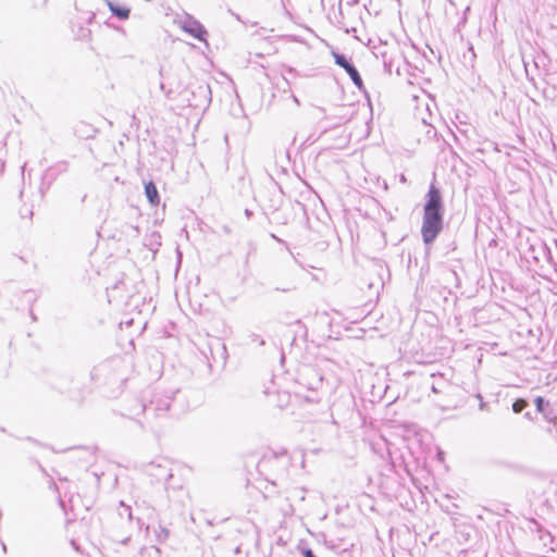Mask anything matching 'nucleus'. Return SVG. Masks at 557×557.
Returning <instances> with one entry per match:
<instances>
[{
  "instance_id": "39448f33",
  "label": "nucleus",
  "mask_w": 557,
  "mask_h": 557,
  "mask_svg": "<svg viewBox=\"0 0 557 557\" xmlns=\"http://www.w3.org/2000/svg\"><path fill=\"white\" fill-rule=\"evenodd\" d=\"M145 246L149 249L151 252V259H153L156 252L161 246V235L157 232H152L151 234L147 235Z\"/></svg>"
},
{
  "instance_id": "423d86ee",
  "label": "nucleus",
  "mask_w": 557,
  "mask_h": 557,
  "mask_svg": "<svg viewBox=\"0 0 557 557\" xmlns=\"http://www.w3.org/2000/svg\"><path fill=\"white\" fill-rule=\"evenodd\" d=\"M145 195L151 206H156L159 203V194L156 185L152 182H149L148 184L145 185Z\"/></svg>"
},
{
  "instance_id": "6e6552de",
  "label": "nucleus",
  "mask_w": 557,
  "mask_h": 557,
  "mask_svg": "<svg viewBox=\"0 0 557 557\" xmlns=\"http://www.w3.org/2000/svg\"><path fill=\"white\" fill-rule=\"evenodd\" d=\"M109 7H110L111 11L120 18L128 17V14H129L128 8L114 5L113 3H109Z\"/></svg>"
},
{
  "instance_id": "9d476101",
  "label": "nucleus",
  "mask_w": 557,
  "mask_h": 557,
  "mask_svg": "<svg viewBox=\"0 0 557 557\" xmlns=\"http://www.w3.org/2000/svg\"><path fill=\"white\" fill-rule=\"evenodd\" d=\"M527 401L523 400V399H518L513 403L512 405V410L516 412V413H519L521 412L525 407H527Z\"/></svg>"
},
{
  "instance_id": "f8f14e48",
  "label": "nucleus",
  "mask_w": 557,
  "mask_h": 557,
  "mask_svg": "<svg viewBox=\"0 0 557 557\" xmlns=\"http://www.w3.org/2000/svg\"><path fill=\"white\" fill-rule=\"evenodd\" d=\"M304 556L305 557H315L311 549H305Z\"/></svg>"
},
{
  "instance_id": "4468645a",
  "label": "nucleus",
  "mask_w": 557,
  "mask_h": 557,
  "mask_svg": "<svg viewBox=\"0 0 557 557\" xmlns=\"http://www.w3.org/2000/svg\"><path fill=\"white\" fill-rule=\"evenodd\" d=\"M469 10H470V8H469V7H467V9H466V11H465L463 21H466V18H467V17H466V14H468V11H469Z\"/></svg>"
},
{
  "instance_id": "f03ea898",
  "label": "nucleus",
  "mask_w": 557,
  "mask_h": 557,
  "mask_svg": "<svg viewBox=\"0 0 557 557\" xmlns=\"http://www.w3.org/2000/svg\"><path fill=\"white\" fill-rule=\"evenodd\" d=\"M170 461L163 457L157 458L154 461L146 463L141 468V473L147 478L150 484H165L172 478V469Z\"/></svg>"
},
{
  "instance_id": "1a4fd4ad",
  "label": "nucleus",
  "mask_w": 557,
  "mask_h": 557,
  "mask_svg": "<svg viewBox=\"0 0 557 557\" xmlns=\"http://www.w3.org/2000/svg\"><path fill=\"white\" fill-rule=\"evenodd\" d=\"M171 406V398L168 396L161 397V399L156 405L157 411H166L170 409Z\"/></svg>"
},
{
  "instance_id": "2eb2a0df",
  "label": "nucleus",
  "mask_w": 557,
  "mask_h": 557,
  "mask_svg": "<svg viewBox=\"0 0 557 557\" xmlns=\"http://www.w3.org/2000/svg\"><path fill=\"white\" fill-rule=\"evenodd\" d=\"M432 391H433L434 393H437V392H438V389L436 388V386H435V385H433V386H432Z\"/></svg>"
},
{
  "instance_id": "9b49d317",
  "label": "nucleus",
  "mask_w": 557,
  "mask_h": 557,
  "mask_svg": "<svg viewBox=\"0 0 557 557\" xmlns=\"http://www.w3.org/2000/svg\"><path fill=\"white\" fill-rule=\"evenodd\" d=\"M535 405H536V409L540 411V412H543L544 411V399L542 397H536L535 398Z\"/></svg>"
},
{
  "instance_id": "7ed1b4c3",
  "label": "nucleus",
  "mask_w": 557,
  "mask_h": 557,
  "mask_svg": "<svg viewBox=\"0 0 557 557\" xmlns=\"http://www.w3.org/2000/svg\"><path fill=\"white\" fill-rule=\"evenodd\" d=\"M174 24L191 37L197 38L200 41H206L207 30L191 15L186 13L176 14L174 17Z\"/></svg>"
},
{
  "instance_id": "ddd939ff",
  "label": "nucleus",
  "mask_w": 557,
  "mask_h": 557,
  "mask_svg": "<svg viewBox=\"0 0 557 557\" xmlns=\"http://www.w3.org/2000/svg\"><path fill=\"white\" fill-rule=\"evenodd\" d=\"M478 398H479L480 400H482L481 395H478ZM480 408H481V409H483V408H484V403H483V401H481V404H480Z\"/></svg>"
},
{
  "instance_id": "20e7f679",
  "label": "nucleus",
  "mask_w": 557,
  "mask_h": 557,
  "mask_svg": "<svg viewBox=\"0 0 557 557\" xmlns=\"http://www.w3.org/2000/svg\"><path fill=\"white\" fill-rule=\"evenodd\" d=\"M333 57L335 60V63L339 65L341 67L345 69L354 84L358 87H362V79L357 71V69L345 58V55L333 52Z\"/></svg>"
},
{
  "instance_id": "0eeeda50",
  "label": "nucleus",
  "mask_w": 557,
  "mask_h": 557,
  "mask_svg": "<svg viewBox=\"0 0 557 557\" xmlns=\"http://www.w3.org/2000/svg\"><path fill=\"white\" fill-rule=\"evenodd\" d=\"M146 530L148 535H150L151 532L154 533L157 542H163L168 537V531L161 525H154V523L147 524Z\"/></svg>"
},
{
  "instance_id": "f257e3e1",
  "label": "nucleus",
  "mask_w": 557,
  "mask_h": 557,
  "mask_svg": "<svg viewBox=\"0 0 557 557\" xmlns=\"http://www.w3.org/2000/svg\"><path fill=\"white\" fill-rule=\"evenodd\" d=\"M443 202L440 190L431 185L423 208L421 235L424 244H432L443 228Z\"/></svg>"
}]
</instances>
